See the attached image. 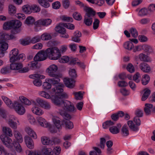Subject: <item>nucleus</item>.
<instances>
[{
    "label": "nucleus",
    "mask_w": 155,
    "mask_h": 155,
    "mask_svg": "<svg viewBox=\"0 0 155 155\" xmlns=\"http://www.w3.org/2000/svg\"><path fill=\"white\" fill-rule=\"evenodd\" d=\"M54 95H50L48 92L45 91H40L38 92L39 95L45 98L50 99L52 103L57 107L58 113L63 116L64 115V112L62 111L61 108L64 106L67 110L70 111H72L74 110V107L73 104L68 101L63 100L64 98L68 97L67 94H58L57 93H54Z\"/></svg>",
    "instance_id": "f257e3e1"
},
{
    "label": "nucleus",
    "mask_w": 155,
    "mask_h": 155,
    "mask_svg": "<svg viewBox=\"0 0 155 155\" xmlns=\"http://www.w3.org/2000/svg\"><path fill=\"white\" fill-rule=\"evenodd\" d=\"M19 99L22 103L27 105H31V103H32L33 104L36 105L37 104L36 103H37L40 107L45 110H49L51 107V106L49 103L40 98H38L36 99V102L34 100H31V101L23 96H20Z\"/></svg>",
    "instance_id": "f03ea898"
},
{
    "label": "nucleus",
    "mask_w": 155,
    "mask_h": 155,
    "mask_svg": "<svg viewBox=\"0 0 155 155\" xmlns=\"http://www.w3.org/2000/svg\"><path fill=\"white\" fill-rule=\"evenodd\" d=\"M53 78L49 79L48 80L49 82L51 83L53 85H57L56 86L53 87L51 90V94H53L54 93H57L58 94H65L66 93L63 92V87L64 85L63 84L60 83V79L56 75V76Z\"/></svg>",
    "instance_id": "7ed1b4c3"
},
{
    "label": "nucleus",
    "mask_w": 155,
    "mask_h": 155,
    "mask_svg": "<svg viewBox=\"0 0 155 155\" xmlns=\"http://www.w3.org/2000/svg\"><path fill=\"white\" fill-rule=\"evenodd\" d=\"M18 54V50L14 48L9 53L10 61L11 62H14L17 61H22L24 60L25 58L24 54Z\"/></svg>",
    "instance_id": "20e7f679"
},
{
    "label": "nucleus",
    "mask_w": 155,
    "mask_h": 155,
    "mask_svg": "<svg viewBox=\"0 0 155 155\" xmlns=\"http://www.w3.org/2000/svg\"><path fill=\"white\" fill-rule=\"evenodd\" d=\"M61 109L62 111L64 112V116L62 115H61L65 119V120H64V122L66 127L69 129H72L74 127L73 123L69 120L71 118V116L66 113V111L70 112L74 111L75 110V108L74 107V110L72 111H70L67 110L66 108L64 106L63 107H62Z\"/></svg>",
    "instance_id": "39448f33"
},
{
    "label": "nucleus",
    "mask_w": 155,
    "mask_h": 155,
    "mask_svg": "<svg viewBox=\"0 0 155 155\" xmlns=\"http://www.w3.org/2000/svg\"><path fill=\"white\" fill-rule=\"evenodd\" d=\"M14 108L15 111L18 114L22 115L25 112V109L23 105L17 101L14 102Z\"/></svg>",
    "instance_id": "423d86ee"
},
{
    "label": "nucleus",
    "mask_w": 155,
    "mask_h": 155,
    "mask_svg": "<svg viewBox=\"0 0 155 155\" xmlns=\"http://www.w3.org/2000/svg\"><path fill=\"white\" fill-rule=\"evenodd\" d=\"M16 121L18 123H19L18 119L15 116L10 115L9 116L7 120V123L9 126L12 129L16 130L17 128V124L15 121Z\"/></svg>",
    "instance_id": "0eeeda50"
},
{
    "label": "nucleus",
    "mask_w": 155,
    "mask_h": 155,
    "mask_svg": "<svg viewBox=\"0 0 155 155\" xmlns=\"http://www.w3.org/2000/svg\"><path fill=\"white\" fill-rule=\"evenodd\" d=\"M1 139L3 143L5 146L10 148H12L13 147L12 140L9 137L4 135H1Z\"/></svg>",
    "instance_id": "6e6552de"
},
{
    "label": "nucleus",
    "mask_w": 155,
    "mask_h": 155,
    "mask_svg": "<svg viewBox=\"0 0 155 155\" xmlns=\"http://www.w3.org/2000/svg\"><path fill=\"white\" fill-rule=\"evenodd\" d=\"M144 111L147 115H150L155 113V107L152 104H146L145 105Z\"/></svg>",
    "instance_id": "1a4fd4ad"
},
{
    "label": "nucleus",
    "mask_w": 155,
    "mask_h": 155,
    "mask_svg": "<svg viewBox=\"0 0 155 155\" xmlns=\"http://www.w3.org/2000/svg\"><path fill=\"white\" fill-rule=\"evenodd\" d=\"M58 70V67L55 64H52L47 69V71L50 77H54L56 76L55 73Z\"/></svg>",
    "instance_id": "9d476101"
},
{
    "label": "nucleus",
    "mask_w": 155,
    "mask_h": 155,
    "mask_svg": "<svg viewBox=\"0 0 155 155\" xmlns=\"http://www.w3.org/2000/svg\"><path fill=\"white\" fill-rule=\"evenodd\" d=\"M37 121L41 126L45 127H50L51 125L48 123L45 119L42 117L38 116L37 118Z\"/></svg>",
    "instance_id": "9b49d317"
},
{
    "label": "nucleus",
    "mask_w": 155,
    "mask_h": 155,
    "mask_svg": "<svg viewBox=\"0 0 155 155\" xmlns=\"http://www.w3.org/2000/svg\"><path fill=\"white\" fill-rule=\"evenodd\" d=\"M24 141L27 147L30 149H33L34 147V143L33 140L28 135L26 136L24 138Z\"/></svg>",
    "instance_id": "f8f14e48"
},
{
    "label": "nucleus",
    "mask_w": 155,
    "mask_h": 155,
    "mask_svg": "<svg viewBox=\"0 0 155 155\" xmlns=\"http://www.w3.org/2000/svg\"><path fill=\"white\" fill-rule=\"evenodd\" d=\"M47 58L44 51L42 50L38 53L34 58V60L38 61H42Z\"/></svg>",
    "instance_id": "ddd939ff"
},
{
    "label": "nucleus",
    "mask_w": 155,
    "mask_h": 155,
    "mask_svg": "<svg viewBox=\"0 0 155 155\" xmlns=\"http://www.w3.org/2000/svg\"><path fill=\"white\" fill-rule=\"evenodd\" d=\"M84 10L86 12L85 16L92 18L95 15V11L90 7L85 6L84 7Z\"/></svg>",
    "instance_id": "4468645a"
},
{
    "label": "nucleus",
    "mask_w": 155,
    "mask_h": 155,
    "mask_svg": "<svg viewBox=\"0 0 155 155\" xmlns=\"http://www.w3.org/2000/svg\"><path fill=\"white\" fill-rule=\"evenodd\" d=\"M25 130L30 137L34 139L37 138V136L36 133L31 127L29 126L26 127H25Z\"/></svg>",
    "instance_id": "2eb2a0df"
},
{
    "label": "nucleus",
    "mask_w": 155,
    "mask_h": 155,
    "mask_svg": "<svg viewBox=\"0 0 155 155\" xmlns=\"http://www.w3.org/2000/svg\"><path fill=\"white\" fill-rule=\"evenodd\" d=\"M64 81L65 85L68 88H72L75 86V81L74 80L68 78H65L64 79Z\"/></svg>",
    "instance_id": "dca6fc26"
},
{
    "label": "nucleus",
    "mask_w": 155,
    "mask_h": 155,
    "mask_svg": "<svg viewBox=\"0 0 155 155\" xmlns=\"http://www.w3.org/2000/svg\"><path fill=\"white\" fill-rule=\"evenodd\" d=\"M28 67L30 69L35 70L41 66V64L38 62V61L34 60L30 62L28 64Z\"/></svg>",
    "instance_id": "f3484780"
},
{
    "label": "nucleus",
    "mask_w": 155,
    "mask_h": 155,
    "mask_svg": "<svg viewBox=\"0 0 155 155\" xmlns=\"http://www.w3.org/2000/svg\"><path fill=\"white\" fill-rule=\"evenodd\" d=\"M121 127V125L120 124H118L116 126H113L109 128V130L110 132L113 134H117L120 132V129Z\"/></svg>",
    "instance_id": "a211bd4d"
},
{
    "label": "nucleus",
    "mask_w": 155,
    "mask_h": 155,
    "mask_svg": "<svg viewBox=\"0 0 155 155\" xmlns=\"http://www.w3.org/2000/svg\"><path fill=\"white\" fill-rule=\"evenodd\" d=\"M10 68L11 70H19L23 67L22 64L20 62H14L11 63L10 65Z\"/></svg>",
    "instance_id": "6ab92c4d"
},
{
    "label": "nucleus",
    "mask_w": 155,
    "mask_h": 155,
    "mask_svg": "<svg viewBox=\"0 0 155 155\" xmlns=\"http://www.w3.org/2000/svg\"><path fill=\"white\" fill-rule=\"evenodd\" d=\"M61 56V53L60 52L59 49L58 48L55 47L50 59L57 60Z\"/></svg>",
    "instance_id": "aec40b11"
},
{
    "label": "nucleus",
    "mask_w": 155,
    "mask_h": 155,
    "mask_svg": "<svg viewBox=\"0 0 155 155\" xmlns=\"http://www.w3.org/2000/svg\"><path fill=\"white\" fill-rule=\"evenodd\" d=\"M52 120L54 125L58 129H59L61 128L62 124L60 118L57 116H54L52 117Z\"/></svg>",
    "instance_id": "412c9836"
},
{
    "label": "nucleus",
    "mask_w": 155,
    "mask_h": 155,
    "mask_svg": "<svg viewBox=\"0 0 155 155\" xmlns=\"http://www.w3.org/2000/svg\"><path fill=\"white\" fill-rule=\"evenodd\" d=\"M31 110L33 114L38 116H41L44 113V111L41 108L36 106L33 107Z\"/></svg>",
    "instance_id": "4be33fe9"
},
{
    "label": "nucleus",
    "mask_w": 155,
    "mask_h": 155,
    "mask_svg": "<svg viewBox=\"0 0 155 155\" xmlns=\"http://www.w3.org/2000/svg\"><path fill=\"white\" fill-rule=\"evenodd\" d=\"M2 131L5 135V136L12 137L13 136V133L12 129L9 127L3 126L2 127Z\"/></svg>",
    "instance_id": "5701e85b"
},
{
    "label": "nucleus",
    "mask_w": 155,
    "mask_h": 155,
    "mask_svg": "<svg viewBox=\"0 0 155 155\" xmlns=\"http://www.w3.org/2000/svg\"><path fill=\"white\" fill-rule=\"evenodd\" d=\"M143 51L146 53L147 55L152 54L154 55L155 51L153 48L150 45H144Z\"/></svg>",
    "instance_id": "b1692460"
},
{
    "label": "nucleus",
    "mask_w": 155,
    "mask_h": 155,
    "mask_svg": "<svg viewBox=\"0 0 155 155\" xmlns=\"http://www.w3.org/2000/svg\"><path fill=\"white\" fill-rule=\"evenodd\" d=\"M13 134L18 143H21L23 142V139L22 136L18 130H15L13 131Z\"/></svg>",
    "instance_id": "393cba45"
},
{
    "label": "nucleus",
    "mask_w": 155,
    "mask_h": 155,
    "mask_svg": "<svg viewBox=\"0 0 155 155\" xmlns=\"http://www.w3.org/2000/svg\"><path fill=\"white\" fill-rule=\"evenodd\" d=\"M81 33L78 31H75L74 34V36L72 37V40L75 42H79L80 41V38L81 36Z\"/></svg>",
    "instance_id": "a878e982"
},
{
    "label": "nucleus",
    "mask_w": 155,
    "mask_h": 155,
    "mask_svg": "<svg viewBox=\"0 0 155 155\" xmlns=\"http://www.w3.org/2000/svg\"><path fill=\"white\" fill-rule=\"evenodd\" d=\"M140 67L142 71L145 72H148L151 70L150 66L145 63H141L140 65Z\"/></svg>",
    "instance_id": "bb28decb"
},
{
    "label": "nucleus",
    "mask_w": 155,
    "mask_h": 155,
    "mask_svg": "<svg viewBox=\"0 0 155 155\" xmlns=\"http://www.w3.org/2000/svg\"><path fill=\"white\" fill-rule=\"evenodd\" d=\"M120 134L124 137L128 136L129 135V131L128 127L126 124H124L120 130Z\"/></svg>",
    "instance_id": "cd10ccee"
},
{
    "label": "nucleus",
    "mask_w": 155,
    "mask_h": 155,
    "mask_svg": "<svg viewBox=\"0 0 155 155\" xmlns=\"http://www.w3.org/2000/svg\"><path fill=\"white\" fill-rule=\"evenodd\" d=\"M2 98L8 107L11 108H13L14 102L12 103L11 101L9 99L4 96H2Z\"/></svg>",
    "instance_id": "c85d7f7f"
},
{
    "label": "nucleus",
    "mask_w": 155,
    "mask_h": 155,
    "mask_svg": "<svg viewBox=\"0 0 155 155\" xmlns=\"http://www.w3.org/2000/svg\"><path fill=\"white\" fill-rule=\"evenodd\" d=\"M41 140L42 144L45 145H51L52 141L48 137L44 136L41 137Z\"/></svg>",
    "instance_id": "c756f323"
},
{
    "label": "nucleus",
    "mask_w": 155,
    "mask_h": 155,
    "mask_svg": "<svg viewBox=\"0 0 155 155\" xmlns=\"http://www.w3.org/2000/svg\"><path fill=\"white\" fill-rule=\"evenodd\" d=\"M55 47L49 48L44 51L47 58L48 57L50 59Z\"/></svg>",
    "instance_id": "7c9ffc66"
},
{
    "label": "nucleus",
    "mask_w": 155,
    "mask_h": 155,
    "mask_svg": "<svg viewBox=\"0 0 155 155\" xmlns=\"http://www.w3.org/2000/svg\"><path fill=\"white\" fill-rule=\"evenodd\" d=\"M128 125L132 131H137L139 130V127L136 125H135L132 120H129L127 121Z\"/></svg>",
    "instance_id": "2f4dec72"
},
{
    "label": "nucleus",
    "mask_w": 155,
    "mask_h": 155,
    "mask_svg": "<svg viewBox=\"0 0 155 155\" xmlns=\"http://www.w3.org/2000/svg\"><path fill=\"white\" fill-rule=\"evenodd\" d=\"M123 46L125 49L129 51L131 50L134 47V45L130 41H127L125 42Z\"/></svg>",
    "instance_id": "473e14b6"
},
{
    "label": "nucleus",
    "mask_w": 155,
    "mask_h": 155,
    "mask_svg": "<svg viewBox=\"0 0 155 155\" xmlns=\"http://www.w3.org/2000/svg\"><path fill=\"white\" fill-rule=\"evenodd\" d=\"M19 143L14 140L13 145L16 151L18 153H21L22 152V149Z\"/></svg>",
    "instance_id": "72a5a7b5"
},
{
    "label": "nucleus",
    "mask_w": 155,
    "mask_h": 155,
    "mask_svg": "<svg viewBox=\"0 0 155 155\" xmlns=\"http://www.w3.org/2000/svg\"><path fill=\"white\" fill-rule=\"evenodd\" d=\"M139 59L142 61L148 62L150 61V58L146 55L140 53L139 55Z\"/></svg>",
    "instance_id": "f704fd0d"
},
{
    "label": "nucleus",
    "mask_w": 155,
    "mask_h": 155,
    "mask_svg": "<svg viewBox=\"0 0 155 155\" xmlns=\"http://www.w3.org/2000/svg\"><path fill=\"white\" fill-rule=\"evenodd\" d=\"M8 47V44L5 41L0 42V50L5 51L7 50Z\"/></svg>",
    "instance_id": "c9c22d12"
},
{
    "label": "nucleus",
    "mask_w": 155,
    "mask_h": 155,
    "mask_svg": "<svg viewBox=\"0 0 155 155\" xmlns=\"http://www.w3.org/2000/svg\"><path fill=\"white\" fill-rule=\"evenodd\" d=\"M23 11L25 13L28 14H30L32 12L31 10V6H30L28 5H26L22 7Z\"/></svg>",
    "instance_id": "e433bc0d"
},
{
    "label": "nucleus",
    "mask_w": 155,
    "mask_h": 155,
    "mask_svg": "<svg viewBox=\"0 0 155 155\" xmlns=\"http://www.w3.org/2000/svg\"><path fill=\"white\" fill-rule=\"evenodd\" d=\"M144 93L141 98V100L142 101H145L147 98L150 93V91L149 89L146 88L144 90Z\"/></svg>",
    "instance_id": "4c0bfd02"
},
{
    "label": "nucleus",
    "mask_w": 155,
    "mask_h": 155,
    "mask_svg": "<svg viewBox=\"0 0 155 155\" xmlns=\"http://www.w3.org/2000/svg\"><path fill=\"white\" fill-rule=\"evenodd\" d=\"M12 28H19L21 25V22L17 20L11 21Z\"/></svg>",
    "instance_id": "58836bf2"
},
{
    "label": "nucleus",
    "mask_w": 155,
    "mask_h": 155,
    "mask_svg": "<svg viewBox=\"0 0 155 155\" xmlns=\"http://www.w3.org/2000/svg\"><path fill=\"white\" fill-rule=\"evenodd\" d=\"M16 12V7L12 4L8 6V12L11 15H13L15 14Z\"/></svg>",
    "instance_id": "ea45409f"
},
{
    "label": "nucleus",
    "mask_w": 155,
    "mask_h": 155,
    "mask_svg": "<svg viewBox=\"0 0 155 155\" xmlns=\"http://www.w3.org/2000/svg\"><path fill=\"white\" fill-rule=\"evenodd\" d=\"M41 38L42 40L48 41L51 39V36L50 34L45 33L41 35Z\"/></svg>",
    "instance_id": "a19ab883"
},
{
    "label": "nucleus",
    "mask_w": 155,
    "mask_h": 155,
    "mask_svg": "<svg viewBox=\"0 0 155 155\" xmlns=\"http://www.w3.org/2000/svg\"><path fill=\"white\" fill-rule=\"evenodd\" d=\"M3 29L5 30H8L12 28L11 21L5 22L3 25Z\"/></svg>",
    "instance_id": "79ce46f5"
},
{
    "label": "nucleus",
    "mask_w": 155,
    "mask_h": 155,
    "mask_svg": "<svg viewBox=\"0 0 155 155\" xmlns=\"http://www.w3.org/2000/svg\"><path fill=\"white\" fill-rule=\"evenodd\" d=\"M20 43L23 45H28L31 43L30 38L28 37L21 39Z\"/></svg>",
    "instance_id": "37998d69"
},
{
    "label": "nucleus",
    "mask_w": 155,
    "mask_h": 155,
    "mask_svg": "<svg viewBox=\"0 0 155 155\" xmlns=\"http://www.w3.org/2000/svg\"><path fill=\"white\" fill-rule=\"evenodd\" d=\"M114 123L111 120L107 121L103 124V127L104 129H107L108 127L113 126Z\"/></svg>",
    "instance_id": "c03bdc74"
},
{
    "label": "nucleus",
    "mask_w": 155,
    "mask_h": 155,
    "mask_svg": "<svg viewBox=\"0 0 155 155\" xmlns=\"http://www.w3.org/2000/svg\"><path fill=\"white\" fill-rule=\"evenodd\" d=\"M150 81V77L147 74H145L143 76L142 79V84L143 85H146Z\"/></svg>",
    "instance_id": "a18cd8bd"
},
{
    "label": "nucleus",
    "mask_w": 155,
    "mask_h": 155,
    "mask_svg": "<svg viewBox=\"0 0 155 155\" xmlns=\"http://www.w3.org/2000/svg\"><path fill=\"white\" fill-rule=\"evenodd\" d=\"M92 18L84 16V22L86 25L89 26L92 24Z\"/></svg>",
    "instance_id": "49530a36"
},
{
    "label": "nucleus",
    "mask_w": 155,
    "mask_h": 155,
    "mask_svg": "<svg viewBox=\"0 0 155 155\" xmlns=\"http://www.w3.org/2000/svg\"><path fill=\"white\" fill-rule=\"evenodd\" d=\"M29 77L30 78L36 79H43L45 78V76L43 75L38 74H34L30 75Z\"/></svg>",
    "instance_id": "de8ad7c7"
},
{
    "label": "nucleus",
    "mask_w": 155,
    "mask_h": 155,
    "mask_svg": "<svg viewBox=\"0 0 155 155\" xmlns=\"http://www.w3.org/2000/svg\"><path fill=\"white\" fill-rule=\"evenodd\" d=\"M149 14L148 10L145 8L141 9L139 12L138 15L139 16H143Z\"/></svg>",
    "instance_id": "09e8293b"
},
{
    "label": "nucleus",
    "mask_w": 155,
    "mask_h": 155,
    "mask_svg": "<svg viewBox=\"0 0 155 155\" xmlns=\"http://www.w3.org/2000/svg\"><path fill=\"white\" fill-rule=\"evenodd\" d=\"M50 83L48 81H46L45 80V81L43 83L42 86L43 88L44 89L47 90L50 89L51 87V85Z\"/></svg>",
    "instance_id": "8fccbe9b"
},
{
    "label": "nucleus",
    "mask_w": 155,
    "mask_h": 155,
    "mask_svg": "<svg viewBox=\"0 0 155 155\" xmlns=\"http://www.w3.org/2000/svg\"><path fill=\"white\" fill-rule=\"evenodd\" d=\"M39 4L45 8H48L50 6L49 3L47 1L44 0H38Z\"/></svg>",
    "instance_id": "3c124183"
},
{
    "label": "nucleus",
    "mask_w": 155,
    "mask_h": 155,
    "mask_svg": "<svg viewBox=\"0 0 155 155\" xmlns=\"http://www.w3.org/2000/svg\"><path fill=\"white\" fill-rule=\"evenodd\" d=\"M43 152L44 155H53V152L50 148H44L43 149Z\"/></svg>",
    "instance_id": "603ef678"
},
{
    "label": "nucleus",
    "mask_w": 155,
    "mask_h": 155,
    "mask_svg": "<svg viewBox=\"0 0 155 155\" xmlns=\"http://www.w3.org/2000/svg\"><path fill=\"white\" fill-rule=\"evenodd\" d=\"M15 37L12 34L9 35L8 34L4 33V40H10L15 39Z\"/></svg>",
    "instance_id": "864d4df0"
},
{
    "label": "nucleus",
    "mask_w": 155,
    "mask_h": 155,
    "mask_svg": "<svg viewBox=\"0 0 155 155\" xmlns=\"http://www.w3.org/2000/svg\"><path fill=\"white\" fill-rule=\"evenodd\" d=\"M28 120L31 124H34L36 123V120L34 117L32 115L28 114L27 115Z\"/></svg>",
    "instance_id": "5fc2aeb1"
},
{
    "label": "nucleus",
    "mask_w": 155,
    "mask_h": 155,
    "mask_svg": "<svg viewBox=\"0 0 155 155\" xmlns=\"http://www.w3.org/2000/svg\"><path fill=\"white\" fill-rule=\"evenodd\" d=\"M35 21V20L34 18L31 16L28 17L25 20L26 23L28 25L32 24Z\"/></svg>",
    "instance_id": "6e6d98bb"
},
{
    "label": "nucleus",
    "mask_w": 155,
    "mask_h": 155,
    "mask_svg": "<svg viewBox=\"0 0 155 155\" xmlns=\"http://www.w3.org/2000/svg\"><path fill=\"white\" fill-rule=\"evenodd\" d=\"M73 94L74 95L75 97L77 100H81L83 98V95L81 91L74 92Z\"/></svg>",
    "instance_id": "4d7b16f0"
},
{
    "label": "nucleus",
    "mask_w": 155,
    "mask_h": 155,
    "mask_svg": "<svg viewBox=\"0 0 155 155\" xmlns=\"http://www.w3.org/2000/svg\"><path fill=\"white\" fill-rule=\"evenodd\" d=\"M27 155H41L40 152L38 151H30L27 150L26 152Z\"/></svg>",
    "instance_id": "13d9d810"
},
{
    "label": "nucleus",
    "mask_w": 155,
    "mask_h": 155,
    "mask_svg": "<svg viewBox=\"0 0 155 155\" xmlns=\"http://www.w3.org/2000/svg\"><path fill=\"white\" fill-rule=\"evenodd\" d=\"M44 19H41L34 23V25L36 26H44Z\"/></svg>",
    "instance_id": "bf43d9fd"
},
{
    "label": "nucleus",
    "mask_w": 155,
    "mask_h": 155,
    "mask_svg": "<svg viewBox=\"0 0 155 155\" xmlns=\"http://www.w3.org/2000/svg\"><path fill=\"white\" fill-rule=\"evenodd\" d=\"M41 39V37L38 35H37L30 39L31 42L32 43H35L39 42Z\"/></svg>",
    "instance_id": "052dcab7"
},
{
    "label": "nucleus",
    "mask_w": 155,
    "mask_h": 155,
    "mask_svg": "<svg viewBox=\"0 0 155 155\" xmlns=\"http://www.w3.org/2000/svg\"><path fill=\"white\" fill-rule=\"evenodd\" d=\"M70 60L69 57L67 56H63L61 59L59 60V61L61 63H66Z\"/></svg>",
    "instance_id": "680f3d73"
},
{
    "label": "nucleus",
    "mask_w": 155,
    "mask_h": 155,
    "mask_svg": "<svg viewBox=\"0 0 155 155\" xmlns=\"http://www.w3.org/2000/svg\"><path fill=\"white\" fill-rule=\"evenodd\" d=\"M10 68L9 69L8 66L3 67L1 69L0 72L2 74H5L10 72Z\"/></svg>",
    "instance_id": "e2e57ef3"
},
{
    "label": "nucleus",
    "mask_w": 155,
    "mask_h": 155,
    "mask_svg": "<svg viewBox=\"0 0 155 155\" xmlns=\"http://www.w3.org/2000/svg\"><path fill=\"white\" fill-rule=\"evenodd\" d=\"M106 142V140L104 138H101L100 140V144L98 145V146L101 149H104L105 143Z\"/></svg>",
    "instance_id": "0e129e2a"
},
{
    "label": "nucleus",
    "mask_w": 155,
    "mask_h": 155,
    "mask_svg": "<svg viewBox=\"0 0 155 155\" xmlns=\"http://www.w3.org/2000/svg\"><path fill=\"white\" fill-rule=\"evenodd\" d=\"M73 18L76 20L78 21L81 20L82 18V16L80 13L76 12H74L73 15Z\"/></svg>",
    "instance_id": "69168bd1"
},
{
    "label": "nucleus",
    "mask_w": 155,
    "mask_h": 155,
    "mask_svg": "<svg viewBox=\"0 0 155 155\" xmlns=\"http://www.w3.org/2000/svg\"><path fill=\"white\" fill-rule=\"evenodd\" d=\"M133 79L137 83L139 82L140 79V74L138 72L136 73L133 77Z\"/></svg>",
    "instance_id": "338daca9"
},
{
    "label": "nucleus",
    "mask_w": 155,
    "mask_h": 155,
    "mask_svg": "<svg viewBox=\"0 0 155 155\" xmlns=\"http://www.w3.org/2000/svg\"><path fill=\"white\" fill-rule=\"evenodd\" d=\"M55 30L57 32L61 34L64 32L66 30L64 28L59 25L58 26L55 27Z\"/></svg>",
    "instance_id": "774afa93"
}]
</instances>
